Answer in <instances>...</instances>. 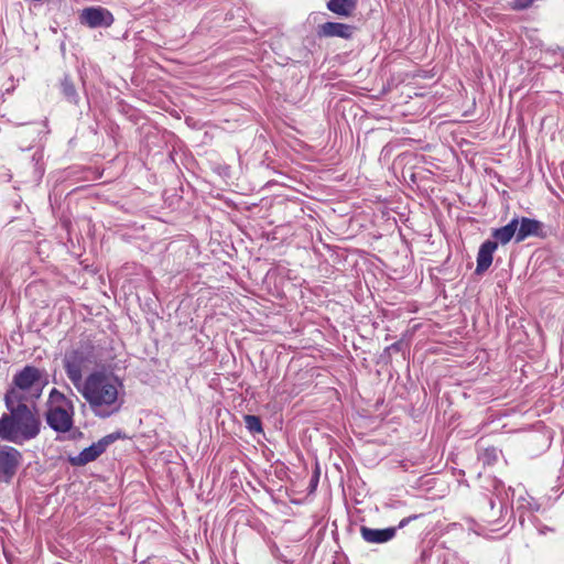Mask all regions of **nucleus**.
I'll list each match as a JSON object with an SVG mask.
<instances>
[{
  "instance_id": "obj_13",
  "label": "nucleus",
  "mask_w": 564,
  "mask_h": 564,
  "mask_svg": "<svg viewBox=\"0 0 564 564\" xmlns=\"http://www.w3.org/2000/svg\"><path fill=\"white\" fill-rule=\"evenodd\" d=\"M519 225V217H513L506 226L497 228L492 231L495 241L501 245H507L512 238L517 241V227Z\"/></svg>"
},
{
  "instance_id": "obj_8",
  "label": "nucleus",
  "mask_w": 564,
  "mask_h": 564,
  "mask_svg": "<svg viewBox=\"0 0 564 564\" xmlns=\"http://www.w3.org/2000/svg\"><path fill=\"white\" fill-rule=\"evenodd\" d=\"M84 355L80 351H73L65 356L64 368L68 379L79 389L83 380Z\"/></svg>"
},
{
  "instance_id": "obj_14",
  "label": "nucleus",
  "mask_w": 564,
  "mask_h": 564,
  "mask_svg": "<svg viewBox=\"0 0 564 564\" xmlns=\"http://www.w3.org/2000/svg\"><path fill=\"white\" fill-rule=\"evenodd\" d=\"M327 9L340 17H350L357 7V0H329Z\"/></svg>"
},
{
  "instance_id": "obj_10",
  "label": "nucleus",
  "mask_w": 564,
  "mask_h": 564,
  "mask_svg": "<svg viewBox=\"0 0 564 564\" xmlns=\"http://www.w3.org/2000/svg\"><path fill=\"white\" fill-rule=\"evenodd\" d=\"M361 538L371 544H382L391 541L397 534V528L372 529L368 527L360 528Z\"/></svg>"
},
{
  "instance_id": "obj_15",
  "label": "nucleus",
  "mask_w": 564,
  "mask_h": 564,
  "mask_svg": "<svg viewBox=\"0 0 564 564\" xmlns=\"http://www.w3.org/2000/svg\"><path fill=\"white\" fill-rule=\"evenodd\" d=\"M62 93L70 102H77L75 86L67 77L62 82Z\"/></svg>"
},
{
  "instance_id": "obj_2",
  "label": "nucleus",
  "mask_w": 564,
  "mask_h": 564,
  "mask_svg": "<svg viewBox=\"0 0 564 564\" xmlns=\"http://www.w3.org/2000/svg\"><path fill=\"white\" fill-rule=\"evenodd\" d=\"M9 411L0 417V438L21 445L35 438L41 431V420L29 404L6 403Z\"/></svg>"
},
{
  "instance_id": "obj_3",
  "label": "nucleus",
  "mask_w": 564,
  "mask_h": 564,
  "mask_svg": "<svg viewBox=\"0 0 564 564\" xmlns=\"http://www.w3.org/2000/svg\"><path fill=\"white\" fill-rule=\"evenodd\" d=\"M48 383L44 369L28 365L13 375L11 384L4 394L6 403L29 404L39 400Z\"/></svg>"
},
{
  "instance_id": "obj_18",
  "label": "nucleus",
  "mask_w": 564,
  "mask_h": 564,
  "mask_svg": "<svg viewBox=\"0 0 564 564\" xmlns=\"http://www.w3.org/2000/svg\"><path fill=\"white\" fill-rule=\"evenodd\" d=\"M416 518H417V516H412V517H408V518L402 519L400 521L399 525L395 527L397 530L404 528L410 521H412L413 519H416Z\"/></svg>"
},
{
  "instance_id": "obj_1",
  "label": "nucleus",
  "mask_w": 564,
  "mask_h": 564,
  "mask_svg": "<svg viewBox=\"0 0 564 564\" xmlns=\"http://www.w3.org/2000/svg\"><path fill=\"white\" fill-rule=\"evenodd\" d=\"M121 389L122 383L118 377L105 371H95L86 378L79 392L94 414L105 419L120 410Z\"/></svg>"
},
{
  "instance_id": "obj_7",
  "label": "nucleus",
  "mask_w": 564,
  "mask_h": 564,
  "mask_svg": "<svg viewBox=\"0 0 564 564\" xmlns=\"http://www.w3.org/2000/svg\"><path fill=\"white\" fill-rule=\"evenodd\" d=\"M80 22L91 29L108 28L113 23L111 12L101 7H89L82 10Z\"/></svg>"
},
{
  "instance_id": "obj_5",
  "label": "nucleus",
  "mask_w": 564,
  "mask_h": 564,
  "mask_svg": "<svg viewBox=\"0 0 564 564\" xmlns=\"http://www.w3.org/2000/svg\"><path fill=\"white\" fill-rule=\"evenodd\" d=\"M116 440L117 436L115 434L106 435L89 447L84 448L78 455L70 456L68 460L73 466H85L96 460Z\"/></svg>"
},
{
  "instance_id": "obj_12",
  "label": "nucleus",
  "mask_w": 564,
  "mask_h": 564,
  "mask_svg": "<svg viewBox=\"0 0 564 564\" xmlns=\"http://www.w3.org/2000/svg\"><path fill=\"white\" fill-rule=\"evenodd\" d=\"M497 248V242L492 240H486L481 243L477 253L476 273L481 274L488 270L492 263V256Z\"/></svg>"
},
{
  "instance_id": "obj_9",
  "label": "nucleus",
  "mask_w": 564,
  "mask_h": 564,
  "mask_svg": "<svg viewBox=\"0 0 564 564\" xmlns=\"http://www.w3.org/2000/svg\"><path fill=\"white\" fill-rule=\"evenodd\" d=\"M355 28L339 22H325L318 26V35L323 37H340L348 40L354 35Z\"/></svg>"
},
{
  "instance_id": "obj_16",
  "label": "nucleus",
  "mask_w": 564,
  "mask_h": 564,
  "mask_svg": "<svg viewBox=\"0 0 564 564\" xmlns=\"http://www.w3.org/2000/svg\"><path fill=\"white\" fill-rule=\"evenodd\" d=\"M246 427L252 433L262 432L261 421L258 416L248 414L245 416Z\"/></svg>"
},
{
  "instance_id": "obj_17",
  "label": "nucleus",
  "mask_w": 564,
  "mask_h": 564,
  "mask_svg": "<svg viewBox=\"0 0 564 564\" xmlns=\"http://www.w3.org/2000/svg\"><path fill=\"white\" fill-rule=\"evenodd\" d=\"M535 0H514L511 4L514 10H524L532 6Z\"/></svg>"
},
{
  "instance_id": "obj_19",
  "label": "nucleus",
  "mask_w": 564,
  "mask_h": 564,
  "mask_svg": "<svg viewBox=\"0 0 564 564\" xmlns=\"http://www.w3.org/2000/svg\"><path fill=\"white\" fill-rule=\"evenodd\" d=\"M528 506L533 509V507L531 506L530 502H528ZM534 510H538V506L536 505L534 506Z\"/></svg>"
},
{
  "instance_id": "obj_11",
  "label": "nucleus",
  "mask_w": 564,
  "mask_h": 564,
  "mask_svg": "<svg viewBox=\"0 0 564 564\" xmlns=\"http://www.w3.org/2000/svg\"><path fill=\"white\" fill-rule=\"evenodd\" d=\"M543 224L536 219L521 217L517 227V242L524 241L529 237L542 236Z\"/></svg>"
},
{
  "instance_id": "obj_6",
  "label": "nucleus",
  "mask_w": 564,
  "mask_h": 564,
  "mask_svg": "<svg viewBox=\"0 0 564 564\" xmlns=\"http://www.w3.org/2000/svg\"><path fill=\"white\" fill-rule=\"evenodd\" d=\"M21 453L9 445H0V481L9 482L21 463Z\"/></svg>"
},
{
  "instance_id": "obj_4",
  "label": "nucleus",
  "mask_w": 564,
  "mask_h": 564,
  "mask_svg": "<svg viewBox=\"0 0 564 564\" xmlns=\"http://www.w3.org/2000/svg\"><path fill=\"white\" fill-rule=\"evenodd\" d=\"M45 420L47 425L57 433H69V438L77 440L83 435L79 430H73L75 408L72 400L53 388L46 403Z\"/></svg>"
}]
</instances>
